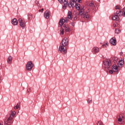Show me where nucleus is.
I'll use <instances>...</instances> for the list:
<instances>
[{"instance_id": "4468645a", "label": "nucleus", "mask_w": 125, "mask_h": 125, "mask_svg": "<svg viewBox=\"0 0 125 125\" xmlns=\"http://www.w3.org/2000/svg\"><path fill=\"white\" fill-rule=\"evenodd\" d=\"M112 70H113L114 72H115V73H118L119 72V67H118V66L116 64H114L112 67Z\"/></svg>"}, {"instance_id": "5701e85b", "label": "nucleus", "mask_w": 125, "mask_h": 125, "mask_svg": "<svg viewBox=\"0 0 125 125\" xmlns=\"http://www.w3.org/2000/svg\"><path fill=\"white\" fill-rule=\"evenodd\" d=\"M112 59H114V63H117L118 62V58L116 57H111Z\"/></svg>"}, {"instance_id": "0eeeda50", "label": "nucleus", "mask_w": 125, "mask_h": 125, "mask_svg": "<svg viewBox=\"0 0 125 125\" xmlns=\"http://www.w3.org/2000/svg\"><path fill=\"white\" fill-rule=\"evenodd\" d=\"M89 6L92 8V9H93L94 11H96L97 9H98V6L96 4H94L92 2H90L89 4Z\"/></svg>"}, {"instance_id": "1a4fd4ad", "label": "nucleus", "mask_w": 125, "mask_h": 125, "mask_svg": "<svg viewBox=\"0 0 125 125\" xmlns=\"http://www.w3.org/2000/svg\"><path fill=\"white\" fill-rule=\"evenodd\" d=\"M62 45L63 46H68V44H69V40L68 38L65 37L62 42Z\"/></svg>"}, {"instance_id": "c756f323", "label": "nucleus", "mask_w": 125, "mask_h": 125, "mask_svg": "<svg viewBox=\"0 0 125 125\" xmlns=\"http://www.w3.org/2000/svg\"><path fill=\"white\" fill-rule=\"evenodd\" d=\"M60 33L61 35H64V29L61 30Z\"/></svg>"}, {"instance_id": "f704fd0d", "label": "nucleus", "mask_w": 125, "mask_h": 125, "mask_svg": "<svg viewBox=\"0 0 125 125\" xmlns=\"http://www.w3.org/2000/svg\"><path fill=\"white\" fill-rule=\"evenodd\" d=\"M30 91H31V88H29L27 90V93H30Z\"/></svg>"}, {"instance_id": "6ab92c4d", "label": "nucleus", "mask_w": 125, "mask_h": 125, "mask_svg": "<svg viewBox=\"0 0 125 125\" xmlns=\"http://www.w3.org/2000/svg\"><path fill=\"white\" fill-rule=\"evenodd\" d=\"M124 119L125 117L124 116V114L122 113L119 115V118H118V121L121 123L123 120H124Z\"/></svg>"}, {"instance_id": "7ed1b4c3", "label": "nucleus", "mask_w": 125, "mask_h": 125, "mask_svg": "<svg viewBox=\"0 0 125 125\" xmlns=\"http://www.w3.org/2000/svg\"><path fill=\"white\" fill-rule=\"evenodd\" d=\"M15 115H16V112L11 110L9 114V117L5 119L4 122V125H11L12 124V121L13 120V118H14Z\"/></svg>"}, {"instance_id": "a878e982", "label": "nucleus", "mask_w": 125, "mask_h": 125, "mask_svg": "<svg viewBox=\"0 0 125 125\" xmlns=\"http://www.w3.org/2000/svg\"><path fill=\"white\" fill-rule=\"evenodd\" d=\"M19 106H20V104H17V105H16L15 106H14V109H19Z\"/></svg>"}, {"instance_id": "423d86ee", "label": "nucleus", "mask_w": 125, "mask_h": 125, "mask_svg": "<svg viewBox=\"0 0 125 125\" xmlns=\"http://www.w3.org/2000/svg\"><path fill=\"white\" fill-rule=\"evenodd\" d=\"M20 26L21 27L22 29H24L26 27V22H25V19L20 18L18 20Z\"/></svg>"}, {"instance_id": "2f4dec72", "label": "nucleus", "mask_w": 125, "mask_h": 125, "mask_svg": "<svg viewBox=\"0 0 125 125\" xmlns=\"http://www.w3.org/2000/svg\"><path fill=\"white\" fill-rule=\"evenodd\" d=\"M108 46V43H107L102 45L103 47H105V46Z\"/></svg>"}, {"instance_id": "c85d7f7f", "label": "nucleus", "mask_w": 125, "mask_h": 125, "mask_svg": "<svg viewBox=\"0 0 125 125\" xmlns=\"http://www.w3.org/2000/svg\"><path fill=\"white\" fill-rule=\"evenodd\" d=\"M77 13H76L75 14V17H74V21H76V20H77V19H78V18H77Z\"/></svg>"}, {"instance_id": "cd10ccee", "label": "nucleus", "mask_w": 125, "mask_h": 125, "mask_svg": "<svg viewBox=\"0 0 125 125\" xmlns=\"http://www.w3.org/2000/svg\"><path fill=\"white\" fill-rule=\"evenodd\" d=\"M35 3L38 5V6H40V2L39 1L36 0Z\"/></svg>"}, {"instance_id": "ea45409f", "label": "nucleus", "mask_w": 125, "mask_h": 125, "mask_svg": "<svg viewBox=\"0 0 125 125\" xmlns=\"http://www.w3.org/2000/svg\"><path fill=\"white\" fill-rule=\"evenodd\" d=\"M39 12H42V10H39Z\"/></svg>"}, {"instance_id": "a211bd4d", "label": "nucleus", "mask_w": 125, "mask_h": 125, "mask_svg": "<svg viewBox=\"0 0 125 125\" xmlns=\"http://www.w3.org/2000/svg\"><path fill=\"white\" fill-rule=\"evenodd\" d=\"M63 5L62 6L63 9H66L67 8V5H68V0H64L63 2Z\"/></svg>"}, {"instance_id": "393cba45", "label": "nucleus", "mask_w": 125, "mask_h": 125, "mask_svg": "<svg viewBox=\"0 0 125 125\" xmlns=\"http://www.w3.org/2000/svg\"><path fill=\"white\" fill-rule=\"evenodd\" d=\"M115 33L117 34H119V33H121V30H120L119 28H117L115 30Z\"/></svg>"}, {"instance_id": "b1692460", "label": "nucleus", "mask_w": 125, "mask_h": 125, "mask_svg": "<svg viewBox=\"0 0 125 125\" xmlns=\"http://www.w3.org/2000/svg\"><path fill=\"white\" fill-rule=\"evenodd\" d=\"M11 61H12V57L11 56H9L8 58V60H7V62H11Z\"/></svg>"}, {"instance_id": "c9c22d12", "label": "nucleus", "mask_w": 125, "mask_h": 125, "mask_svg": "<svg viewBox=\"0 0 125 125\" xmlns=\"http://www.w3.org/2000/svg\"><path fill=\"white\" fill-rule=\"evenodd\" d=\"M60 3H63V0H58Z\"/></svg>"}, {"instance_id": "9b49d317", "label": "nucleus", "mask_w": 125, "mask_h": 125, "mask_svg": "<svg viewBox=\"0 0 125 125\" xmlns=\"http://www.w3.org/2000/svg\"><path fill=\"white\" fill-rule=\"evenodd\" d=\"M109 42L112 45H116V44H117V40L115 38H114V39L112 38L109 40Z\"/></svg>"}, {"instance_id": "473e14b6", "label": "nucleus", "mask_w": 125, "mask_h": 125, "mask_svg": "<svg viewBox=\"0 0 125 125\" xmlns=\"http://www.w3.org/2000/svg\"><path fill=\"white\" fill-rule=\"evenodd\" d=\"M109 74H113V73H114V70H109Z\"/></svg>"}, {"instance_id": "7c9ffc66", "label": "nucleus", "mask_w": 125, "mask_h": 125, "mask_svg": "<svg viewBox=\"0 0 125 125\" xmlns=\"http://www.w3.org/2000/svg\"><path fill=\"white\" fill-rule=\"evenodd\" d=\"M113 26H114V28H116V27H117L118 26V23L117 22H115L113 24Z\"/></svg>"}, {"instance_id": "412c9836", "label": "nucleus", "mask_w": 125, "mask_h": 125, "mask_svg": "<svg viewBox=\"0 0 125 125\" xmlns=\"http://www.w3.org/2000/svg\"><path fill=\"white\" fill-rule=\"evenodd\" d=\"M67 16L69 19H70L71 20H72V18H73V13H72V12L71 11H69L68 13Z\"/></svg>"}, {"instance_id": "4be33fe9", "label": "nucleus", "mask_w": 125, "mask_h": 125, "mask_svg": "<svg viewBox=\"0 0 125 125\" xmlns=\"http://www.w3.org/2000/svg\"><path fill=\"white\" fill-rule=\"evenodd\" d=\"M28 20H32L33 19V15L32 14H28Z\"/></svg>"}, {"instance_id": "72a5a7b5", "label": "nucleus", "mask_w": 125, "mask_h": 125, "mask_svg": "<svg viewBox=\"0 0 125 125\" xmlns=\"http://www.w3.org/2000/svg\"><path fill=\"white\" fill-rule=\"evenodd\" d=\"M87 103H88V104H89V103H92V100H87Z\"/></svg>"}, {"instance_id": "a19ab883", "label": "nucleus", "mask_w": 125, "mask_h": 125, "mask_svg": "<svg viewBox=\"0 0 125 125\" xmlns=\"http://www.w3.org/2000/svg\"><path fill=\"white\" fill-rule=\"evenodd\" d=\"M98 0V1H100V0Z\"/></svg>"}, {"instance_id": "58836bf2", "label": "nucleus", "mask_w": 125, "mask_h": 125, "mask_svg": "<svg viewBox=\"0 0 125 125\" xmlns=\"http://www.w3.org/2000/svg\"><path fill=\"white\" fill-rule=\"evenodd\" d=\"M41 11H42L41 12H42L43 11V8H42Z\"/></svg>"}, {"instance_id": "9d476101", "label": "nucleus", "mask_w": 125, "mask_h": 125, "mask_svg": "<svg viewBox=\"0 0 125 125\" xmlns=\"http://www.w3.org/2000/svg\"><path fill=\"white\" fill-rule=\"evenodd\" d=\"M67 47L64 46L63 45H61L59 47V50L60 51V52H64V53H66L67 52Z\"/></svg>"}, {"instance_id": "f8f14e48", "label": "nucleus", "mask_w": 125, "mask_h": 125, "mask_svg": "<svg viewBox=\"0 0 125 125\" xmlns=\"http://www.w3.org/2000/svg\"><path fill=\"white\" fill-rule=\"evenodd\" d=\"M63 28H64V31L66 32V33H68V32H70V28L69 27V26L68 24L64 23L63 25Z\"/></svg>"}, {"instance_id": "39448f33", "label": "nucleus", "mask_w": 125, "mask_h": 125, "mask_svg": "<svg viewBox=\"0 0 125 125\" xmlns=\"http://www.w3.org/2000/svg\"><path fill=\"white\" fill-rule=\"evenodd\" d=\"M33 67L34 63H33V62L32 61L28 62L26 65L27 71H31Z\"/></svg>"}, {"instance_id": "4c0bfd02", "label": "nucleus", "mask_w": 125, "mask_h": 125, "mask_svg": "<svg viewBox=\"0 0 125 125\" xmlns=\"http://www.w3.org/2000/svg\"><path fill=\"white\" fill-rule=\"evenodd\" d=\"M82 0H78V1H77V2H78L79 3H81V1Z\"/></svg>"}, {"instance_id": "bb28decb", "label": "nucleus", "mask_w": 125, "mask_h": 125, "mask_svg": "<svg viewBox=\"0 0 125 125\" xmlns=\"http://www.w3.org/2000/svg\"><path fill=\"white\" fill-rule=\"evenodd\" d=\"M64 23H67L68 21H69V18L68 17H66L65 18V19H64Z\"/></svg>"}, {"instance_id": "dca6fc26", "label": "nucleus", "mask_w": 125, "mask_h": 125, "mask_svg": "<svg viewBox=\"0 0 125 125\" xmlns=\"http://www.w3.org/2000/svg\"><path fill=\"white\" fill-rule=\"evenodd\" d=\"M59 25L60 26H61V27H62V26H63V25H64V23H65V19H63V18H61L60 21H59Z\"/></svg>"}, {"instance_id": "6e6552de", "label": "nucleus", "mask_w": 125, "mask_h": 125, "mask_svg": "<svg viewBox=\"0 0 125 125\" xmlns=\"http://www.w3.org/2000/svg\"><path fill=\"white\" fill-rule=\"evenodd\" d=\"M77 1H78V0H71L68 4L69 7H75V5L77 4Z\"/></svg>"}, {"instance_id": "79ce46f5", "label": "nucleus", "mask_w": 125, "mask_h": 125, "mask_svg": "<svg viewBox=\"0 0 125 125\" xmlns=\"http://www.w3.org/2000/svg\"><path fill=\"white\" fill-rule=\"evenodd\" d=\"M0 125H1V123H0Z\"/></svg>"}, {"instance_id": "ddd939ff", "label": "nucleus", "mask_w": 125, "mask_h": 125, "mask_svg": "<svg viewBox=\"0 0 125 125\" xmlns=\"http://www.w3.org/2000/svg\"><path fill=\"white\" fill-rule=\"evenodd\" d=\"M99 48L97 47H94L92 49V52L93 53V54H96V53H98L99 52Z\"/></svg>"}, {"instance_id": "2eb2a0df", "label": "nucleus", "mask_w": 125, "mask_h": 125, "mask_svg": "<svg viewBox=\"0 0 125 125\" xmlns=\"http://www.w3.org/2000/svg\"><path fill=\"white\" fill-rule=\"evenodd\" d=\"M50 12L49 11H46L44 13V16L46 19H48L50 17V15L49 14Z\"/></svg>"}, {"instance_id": "e433bc0d", "label": "nucleus", "mask_w": 125, "mask_h": 125, "mask_svg": "<svg viewBox=\"0 0 125 125\" xmlns=\"http://www.w3.org/2000/svg\"><path fill=\"white\" fill-rule=\"evenodd\" d=\"M0 78H1V75H0V83H1V80L0 79Z\"/></svg>"}, {"instance_id": "aec40b11", "label": "nucleus", "mask_w": 125, "mask_h": 125, "mask_svg": "<svg viewBox=\"0 0 125 125\" xmlns=\"http://www.w3.org/2000/svg\"><path fill=\"white\" fill-rule=\"evenodd\" d=\"M11 23L14 25V26H16L18 24V21L16 19H14L11 20Z\"/></svg>"}, {"instance_id": "f3484780", "label": "nucleus", "mask_w": 125, "mask_h": 125, "mask_svg": "<svg viewBox=\"0 0 125 125\" xmlns=\"http://www.w3.org/2000/svg\"><path fill=\"white\" fill-rule=\"evenodd\" d=\"M124 64V60H121L120 61H119L118 62L117 65H118V67L122 68V67H123Z\"/></svg>"}, {"instance_id": "f03ea898", "label": "nucleus", "mask_w": 125, "mask_h": 125, "mask_svg": "<svg viewBox=\"0 0 125 125\" xmlns=\"http://www.w3.org/2000/svg\"><path fill=\"white\" fill-rule=\"evenodd\" d=\"M115 9H118V10L114 14V16H112V20L119 21V20H120V17H121V16H123V11L120 10L121 9V7H120L118 5L115 6Z\"/></svg>"}, {"instance_id": "f257e3e1", "label": "nucleus", "mask_w": 125, "mask_h": 125, "mask_svg": "<svg viewBox=\"0 0 125 125\" xmlns=\"http://www.w3.org/2000/svg\"><path fill=\"white\" fill-rule=\"evenodd\" d=\"M75 7L77 10H80L79 15H81L82 18H84V19H85L86 20H88V19H89V15L88 14V13L86 11H84L83 7H81V4L76 3L75 5Z\"/></svg>"}, {"instance_id": "20e7f679", "label": "nucleus", "mask_w": 125, "mask_h": 125, "mask_svg": "<svg viewBox=\"0 0 125 125\" xmlns=\"http://www.w3.org/2000/svg\"><path fill=\"white\" fill-rule=\"evenodd\" d=\"M103 65L105 71H109L111 69V66H112V61L109 59H106L103 62Z\"/></svg>"}]
</instances>
